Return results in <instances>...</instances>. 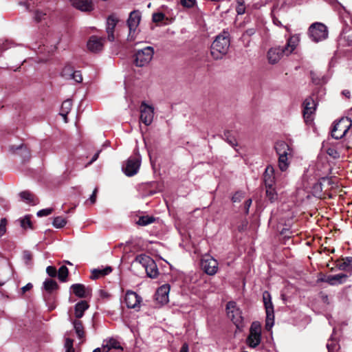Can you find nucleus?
Wrapping results in <instances>:
<instances>
[{"label":"nucleus","mask_w":352,"mask_h":352,"mask_svg":"<svg viewBox=\"0 0 352 352\" xmlns=\"http://www.w3.org/2000/svg\"><path fill=\"white\" fill-rule=\"evenodd\" d=\"M135 262L142 265L149 278H155L158 276L159 271L157 265L149 256L144 254H139L135 257Z\"/></svg>","instance_id":"nucleus-3"},{"label":"nucleus","mask_w":352,"mask_h":352,"mask_svg":"<svg viewBox=\"0 0 352 352\" xmlns=\"http://www.w3.org/2000/svg\"><path fill=\"white\" fill-rule=\"evenodd\" d=\"M261 341V328L258 322H254L251 324L250 333L246 339L247 344L251 348L256 347Z\"/></svg>","instance_id":"nucleus-9"},{"label":"nucleus","mask_w":352,"mask_h":352,"mask_svg":"<svg viewBox=\"0 0 352 352\" xmlns=\"http://www.w3.org/2000/svg\"><path fill=\"white\" fill-rule=\"evenodd\" d=\"M266 197L271 201L274 202L278 199V193L275 186H265Z\"/></svg>","instance_id":"nucleus-28"},{"label":"nucleus","mask_w":352,"mask_h":352,"mask_svg":"<svg viewBox=\"0 0 352 352\" xmlns=\"http://www.w3.org/2000/svg\"><path fill=\"white\" fill-rule=\"evenodd\" d=\"M245 34L248 35V36H252V35L255 34V30L254 28L248 29L245 31Z\"/></svg>","instance_id":"nucleus-59"},{"label":"nucleus","mask_w":352,"mask_h":352,"mask_svg":"<svg viewBox=\"0 0 352 352\" xmlns=\"http://www.w3.org/2000/svg\"><path fill=\"white\" fill-rule=\"evenodd\" d=\"M316 106L315 101L310 97L307 98L303 102V118L307 124L313 122Z\"/></svg>","instance_id":"nucleus-12"},{"label":"nucleus","mask_w":352,"mask_h":352,"mask_svg":"<svg viewBox=\"0 0 352 352\" xmlns=\"http://www.w3.org/2000/svg\"><path fill=\"white\" fill-rule=\"evenodd\" d=\"M89 308V305L85 300H81L75 305V316L80 318L83 316L84 312Z\"/></svg>","instance_id":"nucleus-25"},{"label":"nucleus","mask_w":352,"mask_h":352,"mask_svg":"<svg viewBox=\"0 0 352 352\" xmlns=\"http://www.w3.org/2000/svg\"><path fill=\"white\" fill-rule=\"evenodd\" d=\"M252 199H248L245 201V202L244 204V210H245V212L246 214H248L249 209L252 205Z\"/></svg>","instance_id":"nucleus-52"},{"label":"nucleus","mask_w":352,"mask_h":352,"mask_svg":"<svg viewBox=\"0 0 352 352\" xmlns=\"http://www.w3.org/2000/svg\"><path fill=\"white\" fill-rule=\"evenodd\" d=\"M98 192V188H96L92 193V195L90 196L89 201L91 202V204H94L96 200V194Z\"/></svg>","instance_id":"nucleus-54"},{"label":"nucleus","mask_w":352,"mask_h":352,"mask_svg":"<svg viewBox=\"0 0 352 352\" xmlns=\"http://www.w3.org/2000/svg\"><path fill=\"white\" fill-rule=\"evenodd\" d=\"M67 223L65 218L62 217H56L54 219L52 224L56 228H63Z\"/></svg>","instance_id":"nucleus-36"},{"label":"nucleus","mask_w":352,"mask_h":352,"mask_svg":"<svg viewBox=\"0 0 352 352\" xmlns=\"http://www.w3.org/2000/svg\"><path fill=\"white\" fill-rule=\"evenodd\" d=\"M154 50L152 47H146L139 50L134 54V63L137 67H145L153 58Z\"/></svg>","instance_id":"nucleus-6"},{"label":"nucleus","mask_w":352,"mask_h":352,"mask_svg":"<svg viewBox=\"0 0 352 352\" xmlns=\"http://www.w3.org/2000/svg\"><path fill=\"white\" fill-rule=\"evenodd\" d=\"M100 151H98L97 153H96L94 154V155L93 156L91 160L89 162L88 164H91L93 162H94L95 161L97 160V159L99 157V155H100Z\"/></svg>","instance_id":"nucleus-58"},{"label":"nucleus","mask_w":352,"mask_h":352,"mask_svg":"<svg viewBox=\"0 0 352 352\" xmlns=\"http://www.w3.org/2000/svg\"><path fill=\"white\" fill-rule=\"evenodd\" d=\"M23 258L25 263L29 265L32 259V254L30 252L25 250L23 252Z\"/></svg>","instance_id":"nucleus-44"},{"label":"nucleus","mask_w":352,"mask_h":352,"mask_svg":"<svg viewBox=\"0 0 352 352\" xmlns=\"http://www.w3.org/2000/svg\"><path fill=\"white\" fill-rule=\"evenodd\" d=\"M327 153L334 159L338 158L340 157L339 153L333 147L327 148Z\"/></svg>","instance_id":"nucleus-46"},{"label":"nucleus","mask_w":352,"mask_h":352,"mask_svg":"<svg viewBox=\"0 0 352 352\" xmlns=\"http://www.w3.org/2000/svg\"><path fill=\"white\" fill-rule=\"evenodd\" d=\"M9 47L6 45H5V47H3V48L1 49V47H0V54L1 53L2 50H6L7 48H8Z\"/></svg>","instance_id":"nucleus-64"},{"label":"nucleus","mask_w":352,"mask_h":352,"mask_svg":"<svg viewBox=\"0 0 352 352\" xmlns=\"http://www.w3.org/2000/svg\"><path fill=\"white\" fill-rule=\"evenodd\" d=\"M165 16L162 12H157L153 14V21L155 23L161 22L164 20Z\"/></svg>","instance_id":"nucleus-48"},{"label":"nucleus","mask_w":352,"mask_h":352,"mask_svg":"<svg viewBox=\"0 0 352 352\" xmlns=\"http://www.w3.org/2000/svg\"><path fill=\"white\" fill-rule=\"evenodd\" d=\"M263 300L266 313L265 329L270 331L274 324V311L271 295L267 291L263 293Z\"/></svg>","instance_id":"nucleus-5"},{"label":"nucleus","mask_w":352,"mask_h":352,"mask_svg":"<svg viewBox=\"0 0 352 352\" xmlns=\"http://www.w3.org/2000/svg\"><path fill=\"white\" fill-rule=\"evenodd\" d=\"M141 301L142 298L139 296L135 292L132 291L126 292L124 297V302L128 308H140Z\"/></svg>","instance_id":"nucleus-15"},{"label":"nucleus","mask_w":352,"mask_h":352,"mask_svg":"<svg viewBox=\"0 0 352 352\" xmlns=\"http://www.w3.org/2000/svg\"><path fill=\"white\" fill-rule=\"evenodd\" d=\"M141 164V157L135 155L130 157L126 162V166L122 168L126 175L131 177L137 174Z\"/></svg>","instance_id":"nucleus-10"},{"label":"nucleus","mask_w":352,"mask_h":352,"mask_svg":"<svg viewBox=\"0 0 352 352\" xmlns=\"http://www.w3.org/2000/svg\"><path fill=\"white\" fill-rule=\"evenodd\" d=\"M46 272L50 277H55L57 275V270L53 266H48L46 269Z\"/></svg>","instance_id":"nucleus-49"},{"label":"nucleus","mask_w":352,"mask_h":352,"mask_svg":"<svg viewBox=\"0 0 352 352\" xmlns=\"http://www.w3.org/2000/svg\"><path fill=\"white\" fill-rule=\"evenodd\" d=\"M275 149L278 156L290 155L292 157V149L284 141H278L275 144Z\"/></svg>","instance_id":"nucleus-23"},{"label":"nucleus","mask_w":352,"mask_h":352,"mask_svg":"<svg viewBox=\"0 0 352 352\" xmlns=\"http://www.w3.org/2000/svg\"><path fill=\"white\" fill-rule=\"evenodd\" d=\"M154 108L152 106L146 104L144 102L140 106V119L146 126H149L153 120Z\"/></svg>","instance_id":"nucleus-14"},{"label":"nucleus","mask_w":352,"mask_h":352,"mask_svg":"<svg viewBox=\"0 0 352 352\" xmlns=\"http://www.w3.org/2000/svg\"><path fill=\"white\" fill-rule=\"evenodd\" d=\"M21 226L23 229L32 228V222L30 220V216L26 215L20 220Z\"/></svg>","instance_id":"nucleus-37"},{"label":"nucleus","mask_w":352,"mask_h":352,"mask_svg":"<svg viewBox=\"0 0 352 352\" xmlns=\"http://www.w3.org/2000/svg\"><path fill=\"white\" fill-rule=\"evenodd\" d=\"M69 78L73 79L76 82H81L82 81V77L79 71H74L69 74Z\"/></svg>","instance_id":"nucleus-39"},{"label":"nucleus","mask_w":352,"mask_h":352,"mask_svg":"<svg viewBox=\"0 0 352 352\" xmlns=\"http://www.w3.org/2000/svg\"><path fill=\"white\" fill-rule=\"evenodd\" d=\"M102 352H109L111 349L119 350V352H122L123 348L120 342L116 338H111L106 339L102 343Z\"/></svg>","instance_id":"nucleus-20"},{"label":"nucleus","mask_w":352,"mask_h":352,"mask_svg":"<svg viewBox=\"0 0 352 352\" xmlns=\"http://www.w3.org/2000/svg\"><path fill=\"white\" fill-rule=\"evenodd\" d=\"M226 310L228 318L236 327H239L242 324L243 317L241 311L237 307L236 302L233 301L228 302L226 305Z\"/></svg>","instance_id":"nucleus-11"},{"label":"nucleus","mask_w":352,"mask_h":352,"mask_svg":"<svg viewBox=\"0 0 352 352\" xmlns=\"http://www.w3.org/2000/svg\"><path fill=\"white\" fill-rule=\"evenodd\" d=\"M52 211H53L52 208L42 209V210L38 211L37 216L40 217L48 216L52 212Z\"/></svg>","instance_id":"nucleus-47"},{"label":"nucleus","mask_w":352,"mask_h":352,"mask_svg":"<svg viewBox=\"0 0 352 352\" xmlns=\"http://www.w3.org/2000/svg\"><path fill=\"white\" fill-rule=\"evenodd\" d=\"M45 15L46 13L43 12V11L36 10L34 14V19L37 22H40L45 19Z\"/></svg>","instance_id":"nucleus-45"},{"label":"nucleus","mask_w":352,"mask_h":352,"mask_svg":"<svg viewBox=\"0 0 352 352\" xmlns=\"http://www.w3.org/2000/svg\"><path fill=\"white\" fill-rule=\"evenodd\" d=\"M352 125V121L349 118H342L335 121L331 129V136L336 140L344 138Z\"/></svg>","instance_id":"nucleus-4"},{"label":"nucleus","mask_w":352,"mask_h":352,"mask_svg":"<svg viewBox=\"0 0 352 352\" xmlns=\"http://www.w3.org/2000/svg\"><path fill=\"white\" fill-rule=\"evenodd\" d=\"M245 193L242 191L236 192L232 197V201L234 203L240 202L244 197Z\"/></svg>","instance_id":"nucleus-41"},{"label":"nucleus","mask_w":352,"mask_h":352,"mask_svg":"<svg viewBox=\"0 0 352 352\" xmlns=\"http://www.w3.org/2000/svg\"><path fill=\"white\" fill-rule=\"evenodd\" d=\"M118 21V19L114 14L110 15L107 19L106 32L107 34V38L109 41L112 42L116 38L114 30Z\"/></svg>","instance_id":"nucleus-16"},{"label":"nucleus","mask_w":352,"mask_h":352,"mask_svg":"<svg viewBox=\"0 0 352 352\" xmlns=\"http://www.w3.org/2000/svg\"><path fill=\"white\" fill-rule=\"evenodd\" d=\"M74 71L69 67H65L62 72V76L66 79L69 78V74H72Z\"/></svg>","instance_id":"nucleus-50"},{"label":"nucleus","mask_w":352,"mask_h":352,"mask_svg":"<svg viewBox=\"0 0 352 352\" xmlns=\"http://www.w3.org/2000/svg\"><path fill=\"white\" fill-rule=\"evenodd\" d=\"M43 288L48 293H52L58 289V285L54 280L47 278L43 283Z\"/></svg>","instance_id":"nucleus-29"},{"label":"nucleus","mask_w":352,"mask_h":352,"mask_svg":"<svg viewBox=\"0 0 352 352\" xmlns=\"http://www.w3.org/2000/svg\"><path fill=\"white\" fill-rule=\"evenodd\" d=\"M342 94L344 95L346 98H349L350 97V92L348 90H344L342 91Z\"/></svg>","instance_id":"nucleus-61"},{"label":"nucleus","mask_w":352,"mask_h":352,"mask_svg":"<svg viewBox=\"0 0 352 352\" xmlns=\"http://www.w3.org/2000/svg\"><path fill=\"white\" fill-rule=\"evenodd\" d=\"M274 23L278 25H280V22L279 21H278L277 19H274Z\"/></svg>","instance_id":"nucleus-63"},{"label":"nucleus","mask_w":352,"mask_h":352,"mask_svg":"<svg viewBox=\"0 0 352 352\" xmlns=\"http://www.w3.org/2000/svg\"><path fill=\"white\" fill-rule=\"evenodd\" d=\"M300 42V37L295 34L291 36L287 41L285 45L271 47L267 53L268 63L271 65L278 63L284 56H289L297 47Z\"/></svg>","instance_id":"nucleus-1"},{"label":"nucleus","mask_w":352,"mask_h":352,"mask_svg":"<svg viewBox=\"0 0 352 352\" xmlns=\"http://www.w3.org/2000/svg\"><path fill=\"white\" fill-rule=\"evenodd\" d=\"M73 343L74 340L72 339L69 338L65 339L64 344L65 352H75L74 349L73 347Z\"/></svg>","instance_id":"nucleus-38"},{"label":"nucleus","mask_w":352,"mask_h":352,"mask_svg":"<svg viewBox=\"0 0 352 352\" xmlns=\"http://www.w3.org/2000/svg\"><path fill=\"white\" fill-rule=\"evenodd\" d=\"M104 38L92 36L87 42V48L92 52H98L102 50Z\"/></svg>","instance_id":"nucleus-19"},{"label":"nucleus","mask_w":352,"mask_h":352,"mask_svg":"<svg viewBox=\"0 0 352 352\" xmlns=\"http://www.w3.org/2000/svg\"><path fill=\"white\" fill-rule=\"evenodd\" d=\"M344 260L346 263V265L349 268V272H352V257H346Z\"/></svg>","instance_id":"nucleus-53"},{"label":"nucleus","mask_w":352,"mask_h":352,"mask_svg":"<svg viewBox=\"0 0 352 352\" xmlns=\"http://www.w3.org/2000/svg\"><path fill=\"white\" fill-rule=\"evenodd\" d=\"M224 136L226 137V141L228 144H230L232 146H237L236 140L234 137H231L229 132L225 133Z\"/></svg>","instance_id":"nucleus-42"},{"label":"nucleus","mask_w":352,"mask_h":352,"mask_svg":"<svg viewBox=\"0 0 352 352\" xmlns=\"http://www.w3.org/2000/svg\"><path fill=\"white\" fill-rule=\"evenodd\" d=\"M327 348L328 349V352H334L335 351H337L339 348L338 341L331 337L327 342Z\"/></svg>","instance_id":"nucleus-35"},{"label":"nucleus","mask_w":352,"mask_h":352,"mask_svg":"<svg viewBox=\"0 0 352 352\" xmlns=\"http://www.w3.org/2000/svg\"><path fill=\"white\" fill-rule=\"evenodd\" d=\"M7 220L2 218L0 221V237L4 235L6 232Z\"/></svg>","instance_id":"nucleus-43"},{"label":"nucleus","mask_w":352,"mask_h":352,"mask_svg":"<svg viewBox=\"0 0 352 352\" xmlns=\"http://www.w3.org/2000/svg\"><path fill=\"white\" fill-rule=\"evenodd\" d=\"M111 271L112 269L111 267H106L104 269H94L91 271V278L92 279H97L100 277L109 274Z\"/></svg>","instance_id":"nucleus-27"},{"label":"nucleus","mask_w":352,"mask_h":352,"mask_svg":"<svg viewBox=\"0 0 352 352\" xmlns=\"http://www.w3.org/2000/svg\"><path fill=\"white\" fill-rule=\"evenodd\" d=\"M155 221V217H153V216L146 215L140 217L137 221V224L141 226H146L154 223Z\"/></svg>","instance_id":"nucleus-33"},{"label":"nucleus","mask_w":352,"mask_h":352,"mask_svg":"<svg viewBox=\"0 0 352 352\" xmlns=\"http://www.w3.org/2000/svg\"><path fill=\"white\" fill-rule=\"evenodd\" d=\"M68 274H69L68 269L65 265L61 266L59 268L58 272H57V275H58V279L61 282H65L67 280V278L68 276Z\"/></svg>","instance_id":"nucleus-34"},{"label":"nucleus","mask_w":352,"mask_h":352,"mask_svg":"<svg viewBox=\"0 0 352 352\" xmlns=\"http://www.w3.org/2000/svg\"><path fill=\"white\" fill-rule=\"evenodd\" d=\"M170 292V285L165 284L160 287L155 293V300L162 305L168 302V294Z\"/></svg>","instance_id":"nucleus-17"},{"label":"nucleus","mask_w":352,"mask_h":352,"mask_svg":"<svg viewBox=\"0 0 352 352\" xmlns=\"http://www.w3.org/2000/svg\"><path fill=\"white\" fill-rule=\"evenodd\" d=\"M141 20V13L138 10L132 11L126 21L129 28L128 40L133 41L138 33V26Z\"/></svg>","instance_id":"nucleus-7"},{"label":"nucleus","mask_w":352,"mask_h":352,"mask_svg":"<svg viewBox=\"0 0 352 352\" xmlns=\"http://www.w3.org/2000/svg\"><path fill=\"white\" fill-rule=\"evenodd\" d=\"M196 0H180L181 4L186 8H192L194 6Z\"/></svg>","instance_id":"nucleus-51"},{"label":"nucleus","mask_w":352,"mask_h":352,"mask_svg":"<svg viewBox=\"0 0 352 352\" xmlns=\"http://www.w3.org/2000/svg\"><path fill=\"white\" fill-rule=\"evenodd\" d=\"M230 45V34L223 30L217 35L210 47V54L215 60L221 59L228 52Z\"/></svg>","instance_id":"nucleus-2"},{"label":"nucleus","mask_w":352,"mask_h":352,"mask_svg":"<svg viewBox=\"0 0 352 352\" xmlns=\"http://www.w3.org/2000/svg\"><path fill=\"white\" fill-rule=\"evenodd\" d=\"M309 34L312 41L319 42L327 38V28L323 23H316L309 27Z\"/></svg>","instance_id":"nucleus-8"},{"label":"nucleus","mask_w":352,"mask_h":352,"mask_svg":"<svg viewBox=\"0 0 352 352\" xmlns=\"http://www.w3.org/2000/svg\"><path fill=\"white\" fill-rule=\"evenodd\" d=\"M32 288V283H28L26 285L23 287L21 288L23 293L26 292L27 291L31 289Z\"/></svg>","instance_id":"nucleus-57"},{"label":"nucleus","mask_w":352,"mask_h":352,"mask_svg":"<svg viewBox=\"0 0 352 352\" xmlns=\"http://www.w3.org/2000/svg\"><path fill=\"white\" fill-rule=\"evenodd\" d=\"M263 182L265 186L270 187L276 185V177L275 175V170L271 165L267 166L265 168L263 173Z\"/></svg>","instance_id":"nucleus-18"},{"label":"nucleus","mask_w":352,"mask_h":352,"mask_svg":"<svg viewBox=\"0 0 352 352\" xmlns=\"http://www.w3.org/2000/svg\"><path fill=\"white\" fill-rule=\"evenodd\" d=\"M201 267L208 275H214L218 270V262L213 257L206 255L201 261Z\"/></svg>","instance_id":"nucleus-13"},{"label":"nucleus","mask_w":352,"mask_h":352,"mask_svg":"<svg viewBox=\"0 0 352 352\" xmlns=\"http://www.w3.org/2000/svg\"><path fill=\"white\" fill-rule=\"evenodd\" d=\"M346 264V262L343 259V261L341 263L339 264L338 268L340 270H344V271L349 272V268L347 267Z\"/></svg>","instance_id":"nucleus-55"},{"label":"nucleus","mask_w":352,"mask_h":352,"mask_svg":"<svg viewBox=\"0 0 352 352\" xmlns=\"http://www.w3.org/2000/svg\"><path fill=\"white\" fill-rule=\"evenodd\" d=\"M291 157L290 155L278 156V167L281 171H285L288 168L289 166V159Z\"/></svg>","instance_id":"nucleus-30"},{"label":"nucleus","mask_w":352,"mask_h":352,"mask_svg":"<svg viewBox=\"0 0 352 352\" xmlns=\"http://www.w3.org/2000/svg\"><path fill=\"white\" fill-rule=\"evenodd\" d=\"M71 3L74 7L83 12H89L93 10L91 0H71Z\"/></svg>","instance_id":"nucleus-21"},{"label":"nucleus","mask_w":352,"mask_h":352,"mask_svg":"<svg viewBox=\"0 0 352 352\" xmlns=\"http://www.w3.org/2000/svg\"><path fill=\"white\" fill-rule=\"evenodd\" d=\"M93 352H102V346L101 348L95 349Z\"/></svg>","instance_id":"nucleus-62"},{"label":"nucleus","mask_w":352,"mask_h":352,"mask_svg":"<svg viewBox=\"0 0 352 352\" xmlns=\"http://www.w3.org/2000/svg\"><path fill=\"white\" fill-rule=\"evenodd\" d=\"M348 276L345 274H338L335 275H329L326 277L325 282L331 285H336L344 283Z\"/></svg>","instance_id":"nucleus-24"},{"label":"nucleus","mask_w":352,"mask_h":352,"mask_svg":"<svg viewBox=\"0 0 352 352\" xmlns=\"http://www.w3.org/2000/svg\"><path fill=\"white\" fill-rule=\"evenodd\" d=\"M70 290L78 298H85L90 294V289L80 283L73 284L70 287Z\"/></svg>","instance_id":"nucleus-22"},{"label":"nucleus","mask_w":352,"mask_h":352,"mask_svg":"<svg viewBox=\"0 0 352 352\" xmlns=\"http://www.w3.org/2000/svg\"><path fill=\"white\" fill-rule=\"evenodd\" d=\"M179 352H188V346L186 343L182 345Z\"/></svg>","instance_id":"nucleus-60"},{"label":"nucleus","mask_w":352,"mask_h":352,"mask_svg":"<svg viewBox=\"0 0 352 352\" xmlns=\"http://www.w3.org/2000/svg\"><path fill=\"white\" fill-rule=\"evenodd\" d=\"M72 107V102L71 100H65L61 105L60 115L63 116L65 122L67 120V116L71 111Z\"/></svg>","instance_id":"nucleus-26"},{"label":"nucleus","mask_w":352,"mask_h":352,"mask_svg":"<svg viewBox=\"0 0 352 352\" xmlns=\"http://www.w3.org/2000/svg\"><path fill=\"white\" fill-rule=\"evenodd\" d=\"M236 11L238 14H243L245 13V7L244 5L243 0H237V6L236 8Z\"/></svg>","instance_id":"nucleus-40"},{"label":"nucleus","mask_w":352,"mask_h":352,"mask_svg":"<svg viewBox=\"0 0 352 352\" xmlns=\"http://www.w3.org/2000/svg\"><path fill=\"white\" fill-rule=\"evenodd\" d=\"M73 325L74 330L76 331V333L78 338L82 339L85 336V331L84 328L82 324V322L80 320H75L73 321Z\"/></svg>","instance_id":"nucleus-32"},{"label":"nucleus","mask_w":352,"mask_h":352,"mask_svg":"<svg viewBox=\"0 0 352 352\" xmlns=\"http://www.w3.org/2000/svg\"><path fill=\"white\" fill-rule=\"evenodd\" d=\"M109 294L104 290H99V296L102 298H108L109 297Z\"/></svg>","instance_id":"nucleus-56"},{"label":"nucleus","mask_w":352,"mask_h":352,"mask_svg":"<svg viewBox=\"0 0 352 352\" xmlns=\"http://www.w3.org/2000/svg\"><path fill=\"white\" fill-rule=\"evenodd\" d=\"M21 199L25 201L28 204L35 205L38 200L34 199V195L29 191H23L19 194Z\"/></svg>","instance_id":"nucleus-31"}]
</instances>
